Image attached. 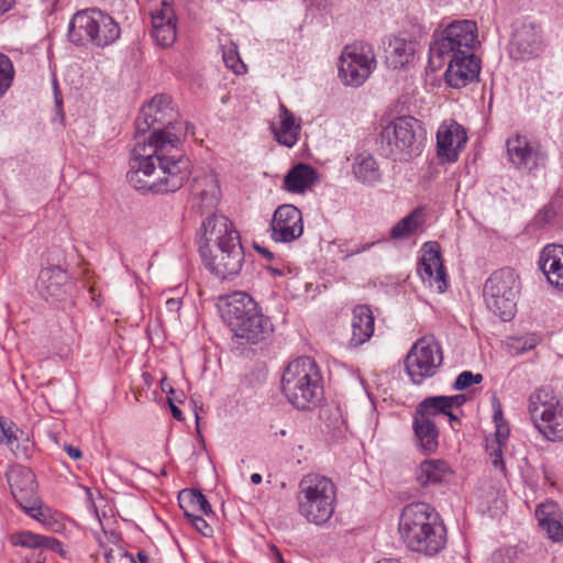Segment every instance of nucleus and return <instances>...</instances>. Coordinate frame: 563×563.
<instances>
[{"instance_id":"f257e3e1","label":"nucleus","mask_w":563,"mask_h":563,"mask_svg":"<svg viewBox=\"0 0 563 563\" xmlns=\"http://www.w3.org/2000/svg\"><path fill=\"white\" fill-rule=\"evenodd\" d=\"M170 97L157 95L142 107L135 119V136L152 130L147 143L137 141L132 150L128 181L136 190L154 194L180 189L191 174V162L180 148L177 126L173 123Z\"/></svg>"},{"instance_id":"f03ea898","label":"nucleus","mask_w":563,"mask_h":563,"mask_svg":"<svg viewBox=\"0 0 563 563\" xmlns=\"http://www.w3.org/2000/svg\"><path fill=\"white\" fill-rule=\"evenodd\" d=\"M199 253L206 267L222 279L236 276L245 260L240 233L225 216L208 217L202 221Z\"/></svg>"},{"instance_id":"7ed1b4c3","label":"nucleus","mask_w":563,"mask_h":563,"mask_svg":"<svg viewBox=\"0 0 563 563\" xmlns=\"http://www.w3.org/2000/svg\"><path fill=\"white\" fill-rule=\"evenodd\" d=\"M399 534L406 547L426 555L439 553L446 543V530L434 508L426 503L404 507L399 518Z\"/></svg>"},{"instance_id":"20e7f679","label":"nucleus","mask_w":563,"mask_h":563,"mask_svg":"<svg viewBox=\"0 0 563 563\" xmlns=\"http://www.w3.org/2000/svg\"><path fill=\"white\" fill-rule=\"evenodd\" d=\"M282 391L299 410L317 407L323 398V379L316 361L301 356L290 362L282 376Z\"/></svg>"},{"instance_id":"39448f33","label":"nucleus","mask_w":563,"mask_h":563,"mask_svg":"<svg viewBox=\"0 0 563 563\" xmlns=\"http://www.w3.org/2000/svg\"><path fill=\"white\" fill-rule=\"evenodd\" d=\"M424 129L419 120L411 115H401L389 122L380 132V150L394 161L408 162L420 155Z\"/></svg>"},{"instance_id":"423d86ee","label":"nucleus","mask_w":563,"mask_h":563,"mask_svg":"<svg viewBox=\"0 0 563 563\" xmlns=\"http://www.w3.org/2000/svg\"><path fill=\"white\" fill-rule=\"evenodd\" d=\"M335 486L328 477L306 475L299 484V512L316 525L325 523L333 515Z\"/></svg>"},{"instance_id":"0eeeda50","label":"nucleus","mask_w":563,"mask_h":563,"mask_svg":"<svg viewBox=\"0 0 563 563\" xmlns=\"http://www.w3.org/2000/svg\"><path fill=\"white\" fill-rule=\"evenodd\" d=\"M521 283L511 267H503L490 274L484 284L483 297L489 311L503 321L515 317Z\"/></svg>"},{"instance_id":"6e6552de","label":"nucleus","mask_w":563,"mask_h":563,"mask_svg":"<svg viewBox=\"0 0 563 563\" xmlns=\"http://www.w3.org/2000/svg\"><path fill=\"white\" fill-rule=\"evenodd\" d=\"M479 45L477 25L472 20H459L450 23L441 36L430 45V57L445 62L448 56L468 55Z\"/></svg>"},{"instance_id":"1a4fd4ad","label":"nucleus","mask_w":563,"mask_h":563,"mask_svg":"<svg viewBox=\"0 0 563 563\" xmlns=\"http://www.w3.org/2000/svg\"><path fill=\"white\" fill-rule=\"evenodd\" d=\"M443 354L433 336L419 339L405 358V368L413 384L420 385L424 379L437 374L442 365Z\"/></svg>"},{"instance_id":"9d476101","label":"nucleus","mask_w":563,"mask_h":563,"mask_svg":"<svg viewBox=\"0 0 563 563\" xmlns=\"http://www.w3.org/2000/svg\"><path fill=\"white\" fill-rule=\"evenodd\" d=\"M375 64L371 45H347L340 56L339 76L345 85L360 87L369 77Z\"/></svg>"},{"instance_id":"9b49d317","label":"nucleus","mask_w":563,"mask_h":563,"mask_svg":"<svg viewBox=\"0 0 563 563\" xmlns=\"http://www.w3.org/2000/svg\"><path fill=\"white\" fill-rule=\"evenodd\" d=\"M506 146L509 159L517 169L532 174L545 167L548 154L540 143H531L526 136L516 134L507 140Z\"/></svg>"},{"instance_id":"f8f14e48","label":"nucleus","mask_w":563,"mask_h":563,"mask_svg":"<svg viewBox=\"0 0 563 563\" xmlns=\"http://www.w3.org/2000/svg\"><path fill=\"white\" fill-rule=\"evenodd\" d=\"M544 48L543 31L533 21H523L514 30L510 41V56L518 60H529L539 56Z\"/></svg>"},{"instance_id":"ddd939ff","label":"nucleus","mask_w":563,"mask_h":563,"mask_svg":"<svg viewBox=\"0 0 563 563\" xmlns=\"http://www.w3.org/2000/svg\"><path fill=\"white\" fill-rule=\"evenodd\" d=\"M104 20L101 10L90 8L75 13L68 25V38L75 45L89 43L101 46L100 24Z\"/></svg>"},{"instance_id":"4468645a","label":"nucleus","mask_w":563,"mask_h":563,"mask_svg":"<svg viewBox=\"0 0 563 563\" xmlns=\"http://www.w3.org/2000/svg\"><path fill=\"white\" fill-rule=\"evenodd\" d=\"M440 416L430 404L422 400L416 408L413 416L415 439L420 450L431 454L438 449L439 431L435 426V418Z\"/></svg>"},{"instance_id":"2eb2a0df","label":"nucleus","mask_w":563,"mask_h":563,"mask_svg":"<svg viewBox=\"0 0 563 563\" xmlns=\"http://www.w3.org/2000/svg\"><path fill=\"white\" fill-rule=\"evenodd\" d=\"M192 208L201 216L208 217L222 216L217 213L220 201V186L216 175L203 174L196 176L191 183Z\"/></svg>"},{"instance_id":"dca6fc26","label":"nucleus","mask_w":563,"mask_h":563,"mask_svg":"<svg viewBox=\"0 0 563 563\" xmlns=\"http://www.w3.org/2000/svg\"><path fill=\"white\" fill-rule=\"evenodd\" d=\"M272 239L275 242L289 243L303 232L301 211L292 205L278 207L271 222Z\"/></svg>"},{"instance_id":"f3484780","label":"nucleus","mask_w":563,"mask_h":563,"mask_svg":"<svg viewBox=\"0 0 563 563\" xmlns=\"http://www.w3.org/2000/svg\"><path fill=\"white\" fill-rule=\"evenodd\" d=\"M418 274L423 284L428 287L437 288L439 292H444L446 285V274L443 266L440 247L437 243L426 244L423 254L418 264Z\"/></svg>"},{"instance_id":"a211bd4d","label":"nucleus","mask_w":563,"mask_h":563,"mask_svg":"<svg viewBox=\"0 0 563 563\" xmlns=\"http://www.w3.org/2000/svg\"><path fill=\"white\" fill-rule=\"evenodd\" d=\"M467 142L465 129L455 121L442 123L437 132L438 156L448 163L457 161Z\"/></svg>"},{"instance_id":"6ab92c4d","label":"nucleus","mask_w":563,"mask_h":563,"mask_svg":"<svg viewBox=\"0 0 563 563\" xmlns=\"http://www.w3.org/2000/svg\"><path fill=\"white\" fill-rule=\"evenodd\" d=\"M448 69L445 80L453 88H463L467 84L477 80L481 71V60L471 53V56H448Z\"/></svg>"},{"instance_id":"aec40b11","label":"nucleus","mask_w":563,"mask_h":563,"mask_svg":"<svg viewBox=\"0 0 563 563\" xmlns=\"http://www.w3.org/2000/svg\"><path fill=\"white\" fill-rule=\"evenodd\" d=\"M151 35L156 44L169 47L176 41V16L172 4L167 0L161 2L159 8L151 11Z\"/></svg>"},{"instance_id":"412c9836","label":"nucleus","mask_w":563,"mask_h":563,"mask_svg":"<svg viewBox=\"0 0 563 563\" xmlns=\"http://www.w3.org/2000/svg\"><path fill=\"white\" fill-rule=\"evenodd\" d=\"M11 494L21 506L36 496L34 473L26 466L12 465L5 473Z\"/></svg>"},{"instance_id":"4be33fe9","label":"nucleus","mask_w":563,"mask_h":563,"mask_svg":"<svg viewBox=\"0 0 563 563\" xmlns=\"http://www.w3.org/2000/svg\"><path fill=\"white\" fill-rule=\"evenodd\" d=\"M14 544L38 550L37 553H32L30 556H25L22 563H44L46 556L44 550H51L59 555L64 556L63 544L53 537H46L33 533L31 531H23L14 537Z\"/></svg>"},{"instance_id":"5701e85b","label":"nucleus","mask_w":563,"mask_h":563,"mask_svg":"<svg viewBox=\"0 0 563 563\" xmlns=\"http://www.w3.org/2000/svg\"><path fill=\"white\" fill-rule=\"evenodd\" d=\"M257 309V303L250 295L236 291L227 297L221 313L223 320L233 331L235 328H240L243 321Z\"/></svg>"},{"instance_id":"b1692460","label":"nucleus","mask_w":563,"mask_h":563,"mask_svg":"<svg viewBox=\"0 0 563 563\" xmlns=\"http://www.w3.org/2000/svg\"><path fill=\"white\" fill-rule=\"evenodd\" d=\"M539 267L553 287L563 289V245H547L540 254Z\"/></svg>"},{"instance_id":"393cba45","label":"nucleus","mask_w":563,"mask_h":563,"mask_svg":"<svg viewBox=\"0 0 563 563\" xmlns=\"http://www.w3.org/2000/svg\"><path fill=\"white\" fill-rule=\"evenodd\" d=\"M68 288V274L59 266H51L41 271L37 290L46 300H59Z\"/></svg>"},{"instance_id":"a878e982","label":"nucleus","mask_w":563,"mask_h":563,"mask_svg":"<svg viewBox=\"0 0 563 563\" xmlns=\"http://www.w3.org/2000/svg\"><path fill=\"white\" fill-rule=\"evenodd\" d=\"M559 408H563V402L551 387H540L529 397L528 411L532 422H537L544 417L547 419L550 412Z\"/></svg>"},{"instance_id":"bb28decb","label":"nucleus","mask_w":563,"mask_h":563,"mask_svg":"<svg viewBox=\"0 0 563 563\" xmlns=\"http://www.w3.org/2000/svg\"><path fill=\"white\" fill-rule=\"evenodd\" d=\"M271 331L272 323L269 319L257 309L243 321L240 328H235L232 332L236 338L256 344L265 340Z\"/></svg>"},{"instance_id":"cd10ccee","label":"nucleus","mask_w":563,"mask_h":563,"mask_svg":"<svg viewBox=\"0 0 563 563\" xmlns=\"http://www.w3.org/2000/svg\"><path fill=\"white\" fill-rule=\"evenodd\" d=\"M375 319L367 306H356L353 309L352 336L350 344L360 346L367 342L374 333Z\"/></svg>"},{"instance_id":"c85d7f7f","label":"nucleus","mask_w":563,"mask_h":563,"mask_svg":"<svg viewBox=\"0 0 563 563\" xmlns=\"http://www.w3.org/2000/svg\"><path fill=\"white\" fill-rule=\"evenodd\" d=\"M279 128H272L275 140L282 145L292 147L298 141L301 129L300 120H297L294 113L283 103L279 104Z\"/></svg>"},{"instance_id":"c756f323","label":"nucleus","mask_w":563,"mask_h":563,"mask_svg":"<svg viewBox=\"0 0 563 563\" xmlns=\"http://www.w3.org/2000/svg\"><path fill=\"white\" fill-rule=\"evenodd\" d=\"M451 476L450 466L442 460L423 461L420 463L416 475L417 482L422 487L445 483Z\"/></svg>"},{"instance_id":"7c9ffc66","label":"nucleus","mask_w":563,"mask_h":563,"mask_svg":"<svg viewBox=\"0 0 563 563\" xmlns=\"http://www.w3.org/2000/svg\"><path fill=\"white\" fill-rule=\"evenodd\" d=\"M316 170L306 164H298L291 168L284 179V188L289 192L300 194L313 185Z\"/></svg>"},{"instance_id":"2f4dec72","label":"nucleus","mask_w":563,"mask_h":563,"mask_svg":"<svg viewBox=\"0 0 563 563\" xmlns=\"http://www.w3.org/2000/svg\"><path fill=\"white\" fill-rule=\"evenodd\" d=\"M352 172L355 178L364 185H375L382 178L379 166L371 154H360L355 157Z\"/></svg>"},{"instance_id":"473e14b6","label":"nucleus","mask_w":563,"mask_h":563,"mask_svg":"<svg viewBox=\"0 0 563 563\" xmlns=\"http://www.w3.org/2000/svg\"><path fill=\"white\" fill-rule=\"evenodd\" d=\"M415 54V44L404 38H394L386 48V60L393 68L407 65Z\"/></svg>"},{"instance_id":"72a5a7b5","label":"nucleus","mask_w":563,"mask_h":563,"mask_svg":"<svg viewBox=\"0 0 563 563\" xmlns=\"http://www.w3.org/2000/svg\"><path fill=\"white\" fill-rule=\"evenodd\" d=\"M533 424L545 439L550 441L563 440V407L550 412L547 419L545 417L540 418Z\"/></svg>"},{"instance_id":"f704fd0d","label":"nucleus","mask_w":563,"mask_h":563,"mask_svg":"<svg viewBox=\"0 0 563 563\" xmlns=\"http://www.w3.org/2000/svg\"><path fill=\"white\" fill-rule=\"evenodd\" d=\"M424 211L422 208H416L408 216L399 220L390 230V238L401 240L409 238L423 223Z\"/></svg>"},{"instance_id":"c9c22d12","label":"nucleus","mask_w":563,"mask_h":563,"mask_svg":"<svg viewBox=\"0 0 563 563\" xmlns=\"http://www.w3.org/2000/svg\"><path fill=\"white\" fill-rule=\"evenodd\" d=\"M178 503L184 514H186V507L195 514L201 512L207 516L212 514L211 505L206 496L197 489L181 490L178 495Z\"/></svg>"},{"instance_id":"e433bc0d","label":"nucleus","mask_w":563,"mask_h":563,"mask_svg":"<svg viewBox=\"0 0 563 563\" xmlns=\"http://www.w3.org/2000/svg\"><path fill=\"white\" fill-rule=\"evenodd\" d=\"M426 401L440 413H449L453 408H461L466 401L465 395L459 394L454 396H433L426 398Z\"/></svg>"},{"instance_id":"4c0bfd02","label":"nucleus","mask_w":563,"mask_h":563,"mask_svg":"<svg viewBox=\"0 0 563 563\" xmlns=\"http://www.w3.org/2000/svg\"><path fill=\"white\" fill-rule=\"evenodd\" d=\"M21 508L33 519L37 520L44 526H52L55 522L52 510L41 504L37 496L30 501L23 504Z\"/></svg>"},{"instance_id":"58836bf2","label":"nucleus","mask_w":563,"mask_h":563,"mask_svg":"<svg viewBox=\"0 0 563 563\" xmlns=\"http://www.w3.org/2000/svg\"><path fill=\"white\" fill-rule=\"evenodd\" d=\"M121 534L114 530L108 532V544L113 543L117 550L108 549V563H135L132 555L121 545Z\"/></svg>"},{"instance_id":"ea45409f","label":"nucleus","mask_w":563,"mask_h":563,"mask_svg":"<svg viewBox=\"0 0 563 563\" xmlns=\"http://www.w3.org/2000/svg\"><path fill=\"white\" fill-rule=\"evenodd\" d=\"M16 437L13 434L10 427L5 426V422L2 418H0V442H5L10 445L11 450L18 457H27L31 454V451L33 449V444L26 439L20 449L19 445L14 448V440Z\"/></svg>"},{"instance_id":"a19ab883","label":"nucleus","mask_w":563,"mask_h":563,"mask_svg":"<svg viewBox=\"0 0 563 563\" xmlns=\"http://www.w3.org/2000/svg\"><path fill=\"white\" fill-rule=\"evenodd\" d=\"M14 67L11 59L0 53V99L7 93L14 79Z\"/></svg>"},{"instance_id":"79ce46f5","label":"nucleus","mask_w":563,"mask_h":563,"mask_svg":"<svg viewBox=\"0 0 563 563\" xmlns=\"http://www.w3.org/2000/svg\"><path fill=\"white\" fill-rule=\"evenodd\" d=\"M222 57L225 66L234 74L242 75L246 71V66L240 58L236 45L224 46Z\"/></svg>"},{"instance_id":"37998d69","label":"nucleus","mask_w":563,"mask_h":563,"mask_svg":"<svg viewBox=\"0 0 563 563\" xmlns=\"http://www.w3.org/2000/svg\"><path fill=\"white\" fill-rule=\"evenodd\" d=\"M562 514L559 505L552 500L540 504L536 508V517L539 521V526L548 525L555 518H560Z\"/></svg>"},{"instance_id":"c03bdc74","label":"nucleus","mask_w":563,"mask_h":563,"mask_svg":"<svg viewBox=\"0 0 563 563\" xmlns=\"http://www.w3.org/2000/svg\"><path fill=\"white\" fill-rule=\"evenodd\" d=\"M504 443H499L498 441H489L487 440L486 450L490 456L492 464L495 468H498L504 474L506 473V465L503 460V446Z\"/></svg>"},{"instance_id":"a18cd8bd","label":"nucleus","mask_w":563,"mask_h":563,"mask_svg":"<svg viewBox=\"0 0 563 563\" xmlns=\"http://www.w3.org/2000/svg\"><path fill=\"white\" fill-rule=\"evenodd\" d=\"M483 382L482 374H474L470 371L462 372L455 379L453 384V388L455 390H464L474 384H479Z\"/></svg>"},{"instance_id":"49530a36","label":"nucleus","mask_w":563,"mask_h":563,"mask_svg":"<svg viewBox=\"0 0 563 563\" xmlns=\"http://www.w3.org/2000/svg\"><path fill=\"white\" fill-rule=\"evenodd\" d=\"M186 518L191 522L197 531H199L202 536L209 537L212 534V527L198 514H195L186 507Z\"/></svg>"},{"instance_id":"de8ad7c7","label":"nucleus","mask_w":563,"mask_h":563,"mask_svg":"<svg viewBox=\"0 0 563 563\" xmlns=\"http://www.w3.org/2000/svg\"><path fill=\"white\" fill-rule=\"evenodd\" d=\"M540 527L545 531L551 540L555 542L563 541L562 514L560 515V518H555L548 525H541Z\"/></svg>"},{"instance_id":"09e8293b","label":"nucleus","mask_w":563,"mask_h":563,"mask_svg":"<svg viewBox=\"0 0 563 563\" xmlns=\"http://www.w3.org/2000/svg\"><path fill=\"white\" fill-rule=\"evenodd\" d=\"M87 495H88V510L92 515L95 521L98 523V526L101 528L102 531H104L103 522L101 519V516L97 509L96 503L93 500L92 492L90 488H87Z\"/></svg>"},{"instance_id":"8fccbe9b","label":"nucleus","mask_w":563,"mask_h":563,"mask_svg":"<svg viewBox=\"0 0 563 563\" xmlns=\"http://www.w3.org/2000/svg\"><path fill=\"white\" fill-rule=\"evenodd\" d=\"M121 29L118 23L108 15V44L120 37Z\"/></svg>"},{"instance_id":"3c124183","label":"nucleus","mask_w":563,"mask_h":563,"mask_svg":"<svg viewBox=\"0 0 563 563\" xmlns=\"http://www.w3.org/2000/svg\"><path fill=\"white\" fill-rule=\"evenodd\" d=\"M496 431H495V439L492 441H498L499 443H505L509 437V428L507 423H499L495 424Z\"/></svg>"},{"instance_id":"603ef678","label":"nucleus","mask_w":563,"mask_h":563,"mask_svg":"<svg viewBox=\"0 0 563 563\" xmlns=\"http://www.w3.org/2000/svg\"><path fill=\"white\" fill-rule=\"evenodd\" d=\"M493 406H494L493 419H494L495 424L506 423L504 418H503L501 405H500L499 400L496 397H494V399H493Z\"/></svg>"},{"instance_id":"864d4df0","label":"nucleus","mask_w":563,"mask_h":563,"mask_svg":"<svg viewBox=\"0 0 563 563\" xmlns=\"http://www.w3.org/2000/svg\"><path fill=\"white\" fill-rule=\"evenodd\" d=\"M540 342V339L538 335L536 334H532L530 336H527L523 339L522 341V345H521V350L522 351H529V350H532L534 349Z\"/></svg>"},{"instance_id":"5fc2aeb1","label":"nucleus","mask_w":563,"mask_h":563,"mask_svg":"<svg viewBox=\"0 0 563 563\" xmlns=\"http://www.w3.org/2000/svg\"><path fill=\"white\" fill-rule=\"evenodd\" d=\"M63 449L67 453V455L74 461H77L82 456L81 450L77 446L65 443L63 445Z\"/></svg>"},{"instance_id":"6e6d98bb","label":"nucleus","mask_w":563,"mask_h":563,"mask_svg":"<svg viewBox=\"0 0 563 563\" xmlns=\"http://www.w3.org/2000/svg\"><path fill=\"white\" fill-rule=\"evenodd\" d=\"M440 416H446L449 418L450 424L452 429H456V426L461 424L460 418L452 412V410H449V413H440Z\"/></svg>"},{"instance_id":"4d7b16f0","label":"nucleus","mask_w":563,"mask_h":563,"mask_svg":"<svg viewBox=\"0 0 563 563\" xmlns=\"http://www.w3.org/2000/svg\"><path fill=\"white\" fill-rule=\"evenodd\" d=\"M168 402H169V407H170L173 417L179 421L183 420L181 410L172 401L170 398L168 399Z\"/></svg>"},{"instance_id":"13d9d810","label":"nucleus","mask_w":563,"mask_h":563,"mask_svg":"<svg viewBox=\"0 0 563 563\" xmlns=\"http://www.w3.org/2000/svg\"><path fill=\"white\" fill-rule=\"evenodd\" d=\"M14 0H0V15L8 12L14 4Z\"/></svg>"},{"instance_id":"bf43d9fd","label":"nucleus","mask_w":563,"mask_h":563,"mask_svg":"<svg viewBox=\"0 0 563 563\" xmlns=\"http://www.w3.org/2000/svg\"><path fill=\"white\" fill-rule=\"evenodd\" d=\"M137 560H139V563H156L153 559L150 558V555L144 552V551H140L137 553Z\"/></svg>"},{"instance_id":"052dcab7","label":"nucleus","mask_w":563,"mask_h":563,"mask_svg":"<svg viewBox=\"0 0 563 563\" xmlns=\"http://www.w3.org/2000/svg\"><path fill=\"white\" fill-rule=\"evenodd\" d=\"M255 250L267 260H273V257H274V254L271 251H268L266 247L255 244Z\"/></svg>"},{"instance_id":"680f3d73","label":"nucleus","mask_w":563,"mask_h":563,"mask_svg":"<svg viewBox=\"0 0 563 563\" xmlns=\"http://www.w3.org/2000/svg\"><path fill=\"white\" fill-rule=\"evenodd\" d=\"M166 305H167L169 310H176V309L179 308L180 301L177 300V299H168L166 301Z\"/></svg>"},{"instance_id":"e2e57ef3","label":"nucleus","mask_w":563,"mask_h":563,"mask_svg":"<svg viewBox=\"0 0 563 563\" xmlns=\"http://www.w3.org/2000/svg\"><path fill=\"white\" fill-rule=\"evenodd\" d=\"M372 245H373V243H366V244L362 245L361 247H356L354 250H351V253L349 255H354V254H358L361 252H364V251L368 250Z\"/></svg>"},{"instance_id":"0e129e2a","label":"nucleus","mask_w":563,"mask_h":563,"mask_svg":"<svg viewBox=\"0 0 563 563\" xmlns=\"http://www.w3.org/2000/svg\"><path fill=\"white\" fill-rule=\"evenodd\" d=\"M251 482L254 484V485H258L261 482H262V476L261 474L258 473H254L251 475Z\"/></svg>"},{"instance_id":"69168bd1","label":"nucleus","mask_w":563,"mask_h":563,"mask_svg":"<svg viewBox=\"0 0 563 563\" xmlns=\"http://www.w3.org/2000/svg\"><path fill=\"white\" fill-rule=\"evenodd\" d=\"M90 530H91V534H92L93 539L96 540V542H98L99 545L102 548L103 544H102L101 534L98 531H95L92 529H90Z\"/></svg>"},{"instance_id":"338daca9","label":"nucleus","mask_w":563,"mask_h":563,"mask_svg":"<svg viewBox=\"0 0 563 563\" xmlns=\"http://www.w3.org/2000/svg\"><path fill=\"white\" fill-rule=\"evenodd\" d=\"M161 385H162V390L165 391V393H169V394H173L174 393V389L169 386L168 387V390L166 389L167 387V384H166V377H164L161 382Z\"/></svg>"},{"instance_id":"774afa93","label":"nucleus","mask_w":563,"mask_h":563,"mask_svg":"<svg viewBox=\"0 0 563 563\" xmlns=\"http://www.w3.org/2000/svg\"><path fill=\"white\" fill-rule=\"evenodd\" d=\"M275 551H276V556H277L278 563H285L283 558H282L280 552L277 549H275Z\"/></svg>"}]
</instances>
